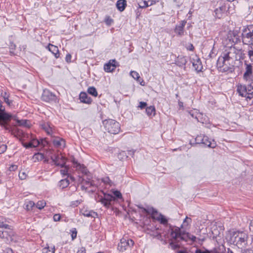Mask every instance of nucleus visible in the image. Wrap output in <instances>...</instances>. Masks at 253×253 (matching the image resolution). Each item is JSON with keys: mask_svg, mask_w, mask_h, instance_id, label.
Masks as SVG:
<instances>
[{"mask_svg": "<svg viewBox=\"0 0 253 253\" xmlns=\"http://www.w3.org/2000/svg\"><path fill=\"white\" fill-rule=\"evenodd\" d=\"M249 236L248 234L244 232H234L231 237V241L238 248H243L248 244Z\"/></svg>", "mask_w": 253, "mask_h": 253, "instance_id": "nucleus-2", "label": "nucleus"}, {"mask_svg": "<svg viewBox=\"0 0 253 253\" xmlns=\"http://www.w3.org/2000/svg\"><path fill=\"white\" fill-rule=\"evenodd\" d=\"M157 220L160 221L161 224H167L168 223V220L167 218L162 214H160L157 218Z\"/></svg>", "mask_w": 253, "mask_h": 253, "instance_id": "nucleus-33", "label": "nucleus"}, {"mask_svg": "<svg viewBox=\"0 0 253 253\" xmlns=\"http://www.w3.org/2000/svg\"><path fill=\"white\" fill-rule=\"evenodd\" d=\"M35 203L31 201H29L27 202L26 207L27 210L29 211L32 209V208L34 206Z\"/></svg>", "mask_w": 253, "mask_h": 253, "instance_id": "nucleus-38", "label": "nucleus"}, {"mask_svg": "<svg viewBox=\"0 0 253 253\" xmlns=\"http://www.w3.org/2000/svg\"><path fill=\"white\" fill-rule=\"evenodd\" d=\"M134 245V241L131 239H129L127 237H123L120 240V243L118 244V249L121 252H124L127 249L128 247H131Z\"/></svg>", "mask_w": 253, "mask_h": 253, "instance_id": "nucleus-9", "label": "nucleus"}, {"mask_svg": "<svg viewBox=\"0 0 253 253\" xmlns=\"http://www.w3.org/2000/svg\"><path fill=\"white\" fill-rule=\"evenodd\" d=\"M116 60H110L108 63L104 65V70L107 72H112L116 67Z\"/></svg>", "mask_w": 253, "mask_h": 253, "instance_id": "nucleus-16", "label": "nucleus"}, {"mask_svg": "<svg viewBox=\"0 0 253 253\" xmlns=\"http://www.w3.org/2000/svg\"><path fill=\"white\" fill-rule=\"evenodd\" d=\"M177 253H188L186 250H180L177 251Z\"/></svg>", "mask_w": 253, "mask_h": 253, "instance_id": "nucleus-64", "label": "nucleus"}, {"mask_svg": "<svg viewBox=\"0 0 253 253\" xmlns=\"http://www.w3.org/2000/svg\"><path fill=\"white\" fill-rule=\"evenodd\" d=\"M169 231L171 238L177 242L180 241L187 242L189 240L187 232L182 231L179 227L170 226Z\"/></svg>", "mask_w": 253, "mask_h": 253, "instance_id": "nucleus-3", "label": "nucleus"}, {"mask_svg": "<svg viewBox=\"0 0 253 253\" xmlns=\"http://www.w3.org/2000/svg\"><path fill=\"white\" fill-rule=\"evenodd\" d=\"M193 60L192 64L195 70L197 72L201 71L203 69V65L200 59L196 57L195 59H193Z\"/></svg>", "mask_w": 253, "mask_h": 253, "instance_id": "nucleus-19", "label": "nucleus"}, {"mask_svg": "<svg viewBox=\"0 0 253 253\" xmlns=\"http://www.w3.org/2000/svg\"><path fill=\"white\" fill-rule=\"evenodd\" d=\"M77 253H86L85 249L84 247H81Z\"/></svg>", "mask_w": 253, "mask_h": 253, "instance_id": "nucleus-55", "label": "nucleus"}, {"mask_svg": "<svg viewBox=\"0 0 253 253\" xmlns=\"http://www.w3.org/2000/svg\"><path fill=\"white\" fill-rule=\"evenodd\" d=\"M92 177L91 175L87 176L86 179H83L85 184L88 186H93L94 185V182L91 180Z\"/></svg>", "mask_w": 253, "mask_h": 253, "instance_id": "nucleus-31", "label": "nucleus"}, {"mask_svg": "<svg viewBox=\"0 0 253 253\" xmlns=\"http://www.w3.org/2000/svg\"><path fill=\"white\" fill-rule=\"evenodd\" d=\"M63 168L64 169L60 170V172L62 174L64 175H66L68 174V168L65 165V167H63Z\"/></svg>", "mask_w": 253, "mask_h": 253, "instance_id": "nucleus-47", "label": "nucleus"}, {"mask_svg": "<svg viewBox=\"0 0 253 253\" xmlns=\"http://www.w3.org/2000/svg\"><path fill=\"white\" fill-rule=\"evenodd\" d=\"M87 92L89 94L92 95L94 97H96L98 95L96 88L93 86H91L88 88Z\"/></svg>", "mask_w": 253, "mask_h": 253, "instance_id": "nucleus-32", "label": "nucleus"}, {"mask_svg": "<svg viewBox=\"0 0 253 253\" xmlns=\"http://www.w3.org/2000/svg\"><path fill=\"white\" fill-rule=\"evenodd\" d=\"M11 133L21 141H24L25 138L27 137V134L25 133L22 130L17 128H13V130H11Z\"/></svg>", "mask_w": 253, "mask_h": 253, "instance_id": "nucleus-13", "label": "nucleus"}, {"mask_svg": "<svg viewBox=\"0 0 253 253\" xmlns=\"http://www.w3.org/2000/svg\"><path fill=\"white\" fill-rule=\"evenodd\" d=\"M187 61L184 57L178 56L175 60V64L179 67H182L186 63Z\"/></svg>", "mask_w": 253, "mask_h": 253, "instance_id": "nucleus-25", "label": "nucleus"}, {"mask_svg": "<svg viewBox=\"0 0 253 253\" xmlns=\"http://www.w3.org/2000/svg\"><path fill=\"white\" fill-rule=\"evenodd\" d=\"M135 150H131L127 151V154L129 155L133 156L134 154Z\"/></svg>", "mask_w": 253, "mask_h": 253, "instance_id": "nucleus-61", "label": "nucleus"}, {"mask_svg": "<svg viewBox=\"0 0 253 253\" xmlns=\"http://www.w3.org/2000/svg\"><path fill=\"white\" fill-rule=\"evenodd\" d=\"M13 235L12 229L6 230H0V238L5 240L6 242H8L11 240V237Z\"/></svg>", "mask_w": 253, "mask_h": 253, "instance_id": "nucleus-15", "label": "nucleus"}, {"mask_svg": "<svg viewBox=\"0 0 253 253\" xmlns=\"http://www.w3.org/2000/svg\"><path fill=\"white\" fill-rule=\"evenodd\" d=\"M7 149V146L5 144H2L0 146V154H2L6 151Z\"/></svg>", "mask_w": 253, "mask_h": 253, "instance_id": "nucleus-44", "label": "nucleus"}, {"mask_svg": "<svg viewBox=\"0 0 253 253\" xmlns=\"http://www.w3.org/2000/svg\"><path fill=\"white\" fill-rule=\"evenodd\" d=\"M76 164H77V169L81 170L83 174L86 175V177H87V176L90 175L89 174V172L87 169L84 165H81L80 164H78L77 162H76Z\"/></svg>", "mask_w": 253, "mask_h": 253, "instance_id": "nucleus-26", "label": "nucleus"}, {"mask_svg": "<svg viewBox=\"0 0 253 253\" xmlns=\"http://www.w3.org/2000/svg\"><path fill=\"white\" fill-rule=\"evenodd\" d=\"M239 41V37L236 32L230 31L228 32L227 38L224 41V44L229 48L222 53L217 61V66L221 71H228L233 66L234 61L240 58L241 50L233 46Z\"/></svg>", "mask_w": 253, "mask_h": 253, "instance_id": "nucleus-1", "label": "nucleus"}, {"mask_svg": "<svg viewBox=\"0 0 253 253\" xmlns=\"http://www.w3.org/2000/svg\"><path fill=\"white\" fill-rule=\"evenodd\" d=\"M76 236H77V232L75 231V232H73L72 234V238L73 239H74L75 238H76Z\"/></svg>", "mask_w": 253, "mask_h": 253, "instance_id": "nucleus-62", "label": "nucleus"}, {"mask_svg": "<svg viewBox=\"0 0 253 253\" xmlns=\"http://www.w3.org/2000/svg\"><path fill=\"white\" fill-rule=\"evenodd\" d=\"M50 159L53 165L60 166L61 168L65 167L66 159L63 156L60 157L59 155H54V156H50Z\"/></svg>", "mask_w": 253, "mask_h": 253, "instance_id": "nucleus-11", "label": "nucleus"}, {"mask_svg": "<svg viewBox=\"0 0 253 253\" xmlns=\"http://www.w3.org/2000/svg\"><path fill=\"white\" fill-rule=\"evenodd\" d=\"M105 21L107 25H110L113 22V19L109 16L105 18Z\"/></svg>", "mask_w": 253, "mask_h": 253, "instance_id": "nucleus-43", "label": "nucleus"}, {"mask_svg": "<svg viewBox=\"0 0 253 253\" xmlns=\"http://www.w3.org/2000/svg\"><path fill=\"white\" fill-rule=\"evenodd\" d=\"M194 49V46L192 44H190L189 46L188 49L190 51H193Z\"/></svg>", "mask_w": 253, "mask_h": 253, "instance_id": "nucleus-63", "label": "nucleus"}, {"mask_svg": "<svg viewBox=\"0 0 253 253\" xmlns=\"http://www.w3.org/2000/svg\"><path fill=\"white\" fill-rule=\"evenodd\" d=\"M192 222V219L186 216L185 219L183 221V224L180 226V229L181 228H183L185 226H188L189 224H191Z\"/></svg>", "mask_w": 253, "mask_h": 253, "instance_id": "nucleus-34", "label": "nucleus"}, {"mask_svg": "<svg viewBox=\"0 0 253 253\" xmlns=\"http://www.w3.org/2000/svg\"><path fill=\"white\" fill-rule=\"evenodd\" d=\"M41 126L42 128L44 130H45V131L48 135H52V127L48 124V123H44L42 124Z\"/></svg>", "mask_w": 253, "mask_h": 253, "instance_id": "nucleus-22", "label": "nucleus"}, {"mask_svg": "<svg viewBox=\"0 0 253 253\" xmlns=\"http://www.w3.org/2000/svg\"><path fill=\"white\" fill-rule=\"evenodd\" d=\"M242 36L244 44H250V42H253V25H250L245 28Z\"/></svg>", "mask_w": 253, "mask_h": 253, "instance_id": "nucleus-7", "label": "nucleus"}, {"mask_svg": "<svg viewBox=\"0 0 253 253\" xmlns=\"http://www.w3.org/2000/svg\"><path fill=\"white\" fill-rule=\"evenodd\" d=\"M117 8L120 11H123L126 8V0H119L116 4Z\"/></svg>", "mask_w": 253, "mask_h": 253, "instance_id": "nucleus-21", "label": "nucleus"}, {"mask_svg": "<svg viewBox=\"0 0 253 253\" xmlns=\"http://www.w3.org/2000/svg\"><path fill=\"white\" fill-rule=\"evenodd\" d=\"M145 111L147 115L149 117L154 116L155 115L156 110L155 107L153 106L147 107L146 108Z\"/></svg>", "mask_w": 253, "mask_h": 253, "instance_id": "nucleus-27", "label": "nucleus"}, {"mask_svg": "<svg viewBox=\"0 0 253 253\" xmlns=\"http://www.w3.org/2000/svg\"><path fill=\"white\" fill-rule=\"evenodd\" d=\"M123 156H126V157H127L126 156V152L125 151H123L121 153H119V155H118V157H119V159H123Z\"/></svg>", "mask_w": 253, "mask_h": 253, "instance_id": "nucleus-52", "label": "nucleus"}, {"mask_svg": "<svg viewBox=\"0 0 253 253\" xmlns=\"http://www.w3.org/2000/svg\"><path fill=\"white\" fill-rule=\"evenodd\" d=\"M195 141L198 144H203L210 148H213L216 146L215 141L212 140L211 141L209 137L205 135H198L195 138Z\"/></svg>", "mask_w": 253, "mask_h": 253, "instance_id": "nucleus-8", "label": "nucleus"}, {"mask_svg": "<svg viewBox=\"0 0 253 253\" xmlns=\"http://www.w3.org/2000/svg\"><path fill=\"white\" fill-rule=\"evenodd\" d=\"M12 118H13V116L4 111V108H2L0 103V125L5 129L11 132L13 129L8 125L7 122L10 121Z\"/></svg>", "mask_w": 253, "mask_h": 253, "instance_id": "nucleus-6", "label": "nucleus"}, {"mask_svg": "<svg viewBox=\"0 0 253 253\" xmlns=\"http://www.w3.org/2000/svg\"><path fill=\"white\" fill-rule=\"evenodd\" d=\"M12 119H13L14 120H15L16 121L18 126H27V120H18V119H16V118H13Z\"/></svg>", "mask_w": 253, "mask_h": 253, "instance_id": "nucleus-35", "label": "nucleus"}, {"mask_svg": "<svg viewBox=\"0 0 253 253\" xmlns=\"http://www.w3.org/2000/svg\"><path fill=\"white\" fill-rule=\"evenodd\" d=\"M250 230L253 233V220H251L249 226Z\"/></svg>", "mask_w": 253, "mask_h": 253, "instance_id": "nucleus-56", "label": "nucleus"}, {"mask_svg": "<svg viewBox=\"0 0 253 253\" xmlns=\"http://www.w3.org/2000/svg\"><path fill=\"white\" fill-rule=\"evenodd\" d=\"M130 75L133 79H139L140 78L139 74L136 71L130 72Z\"/></svg>", "mask_w": 253, "mask_h": 253, "instance_id": "nucleus-39", "label": "nucleus"}, {"mask_svg": "<svg viewBox=\"0 0 253 253\" xmlns=\"http://www.w3.org/2000/svg\"><path fill=\"white\" fill-rule=\"evenodd\" d=\"M83 214L86 217H91L93 218H95L96 216H97V213L94 211H84L83 212Z\"/></svg>", "mask_w": 253, "mask_h": 253, "instance_id": "nucleus-28", "label": "nucleus"}, {"mask_svg": "<svg viewBox=\"0 0 253 253\" xmlns=\"http://www.w3.org/2000/svg\"><path fill=\"white\" fill-rule=\"evenodd\" d=\"M248 55L249 56V58L251 60V61L253 62V50H249L248 51Z\"/></svg>", "mask_w": 253, "mask_h": 253, "instance_id": "nucleus-49", "label": "nucleus"}, {"mask_svg": "<svg viewBox=\"0 0 253 253\" xmlns=\"http://www.w3.org/2000/svg\"><path fill=\"white\" fill-rule=\"evenodd\" d=\"M1 95L3 96L4 102L10 106L11 102L8 99V95L7 94L6 92H2Z\"/></svg>", "mask_w": 253, "mask_h": 253, "instance_id": "nucleus-36", "label": "nucleus"}, {"mask_svg": "<svg viewBox=\"0 0 253 253\" xmlns=\"http://www.w3.org/2000/svg\"><path fill=\"white\" fill-rule=\"evenodd\" d=\"M245 72L243 77L245 79L253 78V67L251 63H248L247 61H244Z\"/></svg>", "mask_w": 253, "mask_h": 253, "instance_id": "nucleus-12", "label": "nucleus"}, {"mask_svg": "<svg viewBox=\"0 0 253 253\" xmlns=\"http://www.w3.org/2000/svg\"><path fill=\"white\" fill-rule=\"evenodd\" d=\"M187 236H188V238H189V240H191L192 242H195L196 241L197 238L196 236L191 234L189 233H187Z\"/></svg>", "mask_w": 253, "mask_h": 253, "instance_id": "nucleus-42", "label": "nucleus"}, {"mask_svg": "<svg viewBox=\"0 0 253 253\" xmlns=\"http://www.w3.org/2000/svg\"><path fill=\"white\" fill-rule=\"evenodd\" d=\"M113 195L104 194V198H101L99 201L106 208H109L112 206L113 202L115 200V198L121 199L122 195L119 191H115L113 192Z\"/></svg>", "mask_w": 253, "mask_h": 253, "instance_id": "nucleus-5", "label": "nucleus"}, {"mask_svg": "<svg viewBox=\"0 0 253 253\" xmlns=\"http://www.w3.org/2000/svg\"><path fill=\"white\" fill-rule=\"evenodd\" d=\"M44 158V156L43 154L38 153L35 154L33 157V159L34 162H36L37 161H42L43 160Z\"/></svg>", "mask_w": 253, "mask_h": 253, "instance_id": "nucleus-29", "label": "nucleus"}, {"mask_svg": "<svg viewBox=\"0 0 253 253\" xmlns=\"http://www.w3.org/2000/svg\"><path fill=\"white\" fill-rule=\"evenodd\" d=\"M139 7L140 8H145L148 6H149V4L148 3V2L146 0L143 1L142 2H140L138 3Z\"/></svg>", "mask_w": 253, "mask_h": 253, "instance_id": "nucleus-41", "label": "nucleus"}, {"mask_svg": "<svg viewBox=\"0 0 253 253\" xmlns=\"http://www.w3.org/2000/svg\"><path fill=\"white\" fill-rule=\"evenodd\" d=\"M106 130L108 132L116 134L120 131V125L116 121L112 119H107L103 121Z\"/></svg>", "mask_w": 253, "mask_h": 253, "instance_id": "nucleus-4", "label": "nucleus"}, {"mask_svg": "<svg viewBox=\"0 0 253 253\" xmlns=\"http://www.w3.org/2000/svg\"><path fill=\"white\" fill-rule=\"evenodd\" d=\"M69 184V180L67 178L61 180L59 182V186L64 189L67 187Z\"/></svg>", "mask_w": 253, "mask_h": 253, "instance_id": "nucleus-30", "label": "nucleus"}, {"mask_svg": "<svg viewBox=\"0 0 253 253\" xmlns=\"http://www.w3.org/2000/svg\"><path fill=\"white\" fill-rule=\"evenodd\" d=\"M3 252V253H13L12 250L9 248H6Z\"/></svg>", "mask_w": 253, "mask_h": 253, "instance_id": "nucleus-53", "label": "nucleus"}, {"mask_svg": "<svg viewBox=\"0 0 253 253\" xmlns=\"http://www.w3.org/2000/svg\"><path fill=\"white\" fill-rule=\"evenodd\" d=\"M169 246L173 250H175L180 248V245L177 243H174L173 241H171L169 243Z\"/></svg>", "mask_w": 253, "mask_h": 253, "instance_id": "nucleus-40", "label": "nucleus"}, {"mask_svg": "<svg viewBox=\"0 0 253 253\" xmlns=\"http://www.w3.org/2000/svg\"><path fill=\"white\" fill-rule=\"evenodd\" d=\"M247 89L248 91V96L247 97V100H250L253 98V82H252L250 84L247 86Z\"/></svg>", "mask_w": 253, "mask_h": 253, "instance_id": "nucleus-24", "label": "nucleus"}, {"mask_svg": "<svg viewBox=\"0 0 253 253\" xmlns=\"http://www.w3.org/2000/svg\"><path fill=\"white\" fill-rule=\"evenodd\" d=\"M3 228H4L6 230L12 229L11 226L8 224H4L3 226Z\"/></svg>", "mask_w": 253, "mask_h": 253, "instance_id": "nucleus-59", "label": "nucleus"}, {"mask_svg": "<svg viewBox=\"0 0 253 253\" xmlns=\"http://www.w3.org/2000/svg\"><path fill=\"white\" fill-rule=\"evenodd\" d=\"M41 98L42 100L47 102H56L57 100L56 96L46 89L43 90Z\"/></svg>", "mask_w": 253, "mask_h": 253, "instance_id": "nucleus-10", "label": "nucleus"}, {"mask_svg": "<svg viewBox=\"0 0 253 253\" xmlns=\"http://www.w3.org/2000/svg\"><path fill=\"white\" fill-rule=\"evenodd\" d=\"M19 176L21 179H24L26 178V175L24 172H20L19 174Z\"/></svg>", "mask_w": 253, "mask_h": 253, "instance_id": "nucleus-57", "label": "nucleus"}, {"mask_svg": "<svg viewBox=\"0 0 253 253\" xmlns=\"http://www.w3.org/2000/svg\"><path fill=\"white\" fill-rule=\"evenodd\" d=\"M17 169V166L16 165H11L9 168L10 171H15Z\"/></svg>", "mask_w": 253, "mask_h": 253, "instance_id": "nucleus-54", "label": "nucleus"}, {"mask_svg": "<svg viewBox=\"0 0 253 253\" xmlns=\"http://www.w3.org/2000/svg\"><path fill=\"white\" fill-rule=\"evenodd\" d=\"M53 145L57 147H61L63 146L64 147L65 146V142L64 139L61 138H56L53 140Z\"/></svg>", "mask_w": 253, "mask_h": 253, "instance_id": "nucleus-23", "label": "nucleus"}, {"mask_svg": "<svg viewBox=\"0 0 253 253\" xmlns=\"http://www.w3.org/2000/svg\"><path fill=\"white\" fill-rule=\"evenodd\" d=\"M33 147H36L40 144V142L38 140L34 139L31 141Z\"/></svg>", "mask_w": 253, "mask_h": 253, "instance_id": "nucleus-46", "label": "nucleus"}, {"mask_svg": "<svg viewBox=\"0 0 253 253\" xmlns=\"http://www.w3.org/2000/svg\"><path fill=\"white\" fill-rule=\"evenodd\" d=\"M43 253H54V248L51 249V250L49 249V247L43 249Z\"/></svg>", "mask_w": 253, "mask_h": 253, "instance_id": "nucleus-45", "label": "nucleus"}, {"mask_svg": "<svg viewBox=\"0 0 253 253\" xmlns=\"http://www.w3.org/2000/svg\"><path fill=\"white\" fill-rule=\"evenodd\" d=\"M53 151L50 150L46 152V154L48 155V156L50 158V156H54V155L53 154Z\"/></svg>", "mask_w": 253, "mask_h": 253, "instance_id": "nucleus-60", "label": "nucleus"}, {"mask_svg": "<svg viewBox=\"0 0 253 253\" xmlns=\"http://www.w3.org/2000/svg\"><path fill=\"white\" fill-rule=\"evenodd\" d=\"M53 218L54 221H58L60 220L61 215L60 214H55Z\"/></svg>", "mask_w": 253, "mask_h": 253, "instance_id": "nucleus-48", "label": "nucleus"}, {"mask_svg": "<svg viewBox=\"0 0 253 253\" xmlns=\"http://www.w3.org/2000/svg\"><path fill=\"white\" fill-rule=\"evenodd\" d=\"M237 91L239 93V95L246 97L248 96V91L247 89V86L245 85L238 84L237 85Z\"/></svg>", "mask_w": 253, "mask_h": 253, "instance_id": "nucleus-17", "label": "nucleus"}, {"mask_svg": "<svg viewBox=\"0 0 253 253\" xmlns=\"http://www.w3.org/2000/svg\"><path fill=\"white\" fill-rule=\"evenodd\" d=\"M186 21H181L179 24L175 26L174 31L178 36H183L184 35V28L186 25Z\"/></svg>", "mask_w": 253, "mask_h": 253, "instance_id": "nucleus-14", "label": "nucleus"}, {"mask_svg": "<svg viewBox=\"0 0 253 253\" xmlns=\"http://www.w3.org/2000/svg\"><path fill=\"white\" fill-rule=\"evenodd\" d=\"M48 48L49 50L54 55L56 58L59 56V50L57 46L51 44H49Z\"/></svg>", "mask_w": 253, "mask_h": 253, "instance_id": "nucleus-20", "label": "nucleus"}, {"mask_svg": "<svg viewBox=\"0 0 253 253\" xmlns=\"http://www.w3.org/2000/svg\"><path fill=\"white\" fill-rule=\"evenodd\" d=\"M71 55L70 54H67L66 55V58H65L66 61L67 62H70L71 61Z\"/></svg>", "mask_w": 253, "mask_h": 253, "instance_id": "nucleus-58", "label": "nucleus"}, {"mask_svg": "<svg viewBox=\"0 0 253 253\" xmlns=\"http://www.w3.org/2000/svg\"><path fill=\"white\" fill-rule=\"evenodd\" d=\"M147 106V103L146 102H139V105L138 106V107L139 108H140L141 109H144V108H145Z\"/></svg>", "mask_w": 253, "mask_h": 253, "instance_id": "nucleus-50", "label": "nucleus"}, {"mask_svg": "<svg viewBox=\"0 0 253 253\" xmlns=\"http://www.w3.org/2000/svg\"><path fill=\"white\" fill-rule=\"evenodd\" d=\"M79 97L80 101L84 103L90 104L92 101V99L85 92H81Z\"/></svg>", "mask_w": 253, "mask_h": 253, "instance_id": "nucleus-18", "label": "nucleus"}, {"mask_svg": "<svg viewBox=\"0 0 253 253\" xmlns=\"http://www.w3.org/2000/svg\"><path fill=\"white\" fill-rule=\"evenodd\" d=\"M22 145L26 148H30L33 147L31 142L29 143H25L22 142Z\"/></svg>", "mask_w": 253, "mask_h": 253, "instance_id": "nucleus-51", "label": "nucleus"}, {"mask_svg": "<svg viewBox=\"0 0 253 253\" xmlns=\"http://www.w3.org/2000/svg\"><path fill=\"white\" fill-rule=\"evenodd\" d=\"M45 205L46 203L44 201H40L37 203L36 207L37 208L41 210L45 207Z\"/></svg>", "mask_w": 253, "mask_h": 253, "instance_id": "nucleus-37", "label": "nucleus"}]
</instances>
